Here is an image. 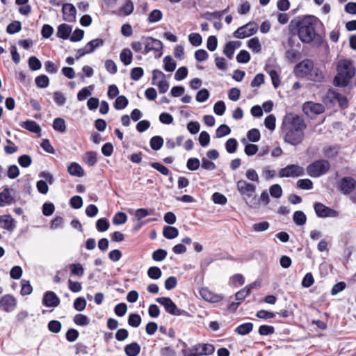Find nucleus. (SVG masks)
<instances>
[{"label":"nucleus","instance_id":"obj_1","mask_svg":"<svg viewBox=\"0 0 356 356\" xmlns=\"http://www.w3.org/2000/svg\"><path fill=\"white\" fill-rule=\"evenodd\" d=\"M307 126L299 115L290 113L283 118L282 133L285 143L291 145H298L304 140Z\"/></svg>","mask_w":356,"mask_h":356},{"label":"nucleus","instance_id":"obj_2","mask_svg":"<svg viewBox=\"0 0 356 356\" xmlns=\"http://www.w3.org/2000/svg\"><path fill=\"white\" fill-rule=\"evenodd\" d=\"M321 24L320 20L315 16L307 15L298 23V36L304 43H309L316 36V28Z\"/></svg>","mask_w":356,"mask_h":356},{"label":"nucleus","instance_id":"obj_3","mask_svg":"<svg viewBox=\"0 0 356 356\" xmlns=\"http://www.w3.org/2000/svg\"><path fill=\"white\" fill-rule=\"evenodd\" d=\"M355 69L351 62L347 60H340L337 65V74L334 78V84L344 87L355 75Z\"/></svg>","mask_w":356,"mask_h":356},{"label":"nucleus","instance_id":"obj_4","mask_svg":"<svg viewBox=\"0 0 356 356\" xmlns=\"http://www.w3.org/2000/svg\"><path fill=\"white\" fill-rule=\"evenodd\" d=\"M330 168V162L324 159H318L307 168V174L312 177H318L326 174Z\"/></svg>","mask_w":356,"mask_h":356},{"label":"nucleus","instance_id":"obj_5","mask_svg":"<svg viewBox=\"0 0 356 356\" xmlns=\"http://www.w3.org/2000/svg\"><path fill=\"white\" fill-rule=\"evenodd\" d=\"M259 26L255 22H250L248 24L239 27L234 32L233 36L236 38L243 39L255 34Z\"/></svg>","mask_w":356,"mask_h":356},{"label":"nucleus","instance_id":"obj_6","mask_svg":"<svg viewBox=\"0 0 356 356\" xmlns=\"http://www.w3.org/2000/svg\"><path fill=\"white\" fill-rule=\"evenodd\" d=\"M236 188L244 200L245 198L250 200L254 196L256 186L253 184L249 183L244 179H240L236 182Z\"/></svg>","mask_w":356,"mask_h":356},{"label":"nucleus","instance_id":"obj_7","mask_svg":"<svg viewBox=\"0 0 356 356\" xmlns=\"http://www.w3.org/2000/svg\"><path fill=\"white\" fill-rule=\"evenodd\" d=\"M156 301L163 305L165 311L172 315L180 316L184 313V311L178 308L170 298H157Z\"/></svg>","mask_w":356,"mask_h":356},{"label":"nucleus","instance_id":"obj_8","mask_svg":"<svg viewBox=\"0 0 356 356\" xmlns=\"http://www.w3.org/2000/svg\"><path fill=\"white\" fill-rule=\"evenodd\" d=\"M304 175V168L300 165L291 164L279 171L280 177H297Z\"/></svg>","mask_w":356,"mask_h":356},{"label":"nucleus","instance_id":"obj_9","mask_svg":"<svg viewBox=\"0 0 356 356\" xmlns=\"http://www.w3.org/2000/svg\"><path fill=\"white\" fill-rule=\"evenodd\" d=\"M313 61L309 59L304 60L297 64L294 68V74L299 77H307L312 69Z\"/></svg>","mask_w":356,"mask_h":356},{"label":"nucleus","instance_id":"obj_10","mask_svg":"<svg viewBox=\"0 0 356 356\" xmlns=\"http://www.w3.org/2000/svg\"><path fill=\"white\" fill-rule=\"evenodd\" d=\"M214 346L209 343H198L193 346L189 356L209 355L213 353Z\"/></svg>","mask_w":356,"mask_h":356},{"label":"nucleus","instance_id":"obj_11","mask_svg":"<svg viewBox=\"0 0 356 356\" xmlns=\"http://www.w3.org/2000/svg\"><path fill=\"white\" fill-rule=\"evenodd\" d=\"M143 44L145 47L144 54H147L151 51H161L163 49L162 42L152 37H147L143 39Z\"/></svg>","mask_w":356,"mask_h":356},{"label":"nucleus","instance_id":"obj_12","mask_svg":"<svg viewBox=\"0 0 356 356\" xmlns=\"http://www.w3.org/2000/svg\"><path fill=\"white\" fill-rule=\"evenodd\" d=\"M314 208L316 215L320 218L336 217L338 215L336 211L320 202L315 203Z\"/></svg>","mask_w":356,"mask_h":356},{"label":"nucleus","instance_id":"obj_13","mask_svg":"<svg viewBox=\"0 0 356 356\" xmlns=\"http://www.w3.org/2000/svg\"><path fill=\"white\" fill-rule=\"evenodd\" d=\"M269 200V195L266 191H263L259 198H257L256 195L250 200L245 198V201L247 204L252 209H258L260 207L261 203H264L265 205L268 204Z\"/></svg>","mask_w":356,"mask_h":356},{"label":"nucleus","instance_id":"obj_14","mask_svg":"<svg viewBox=\"0 0 356 356\" xmlns=\"http://www.w3.org/2000/svg\"><path fill=\"white\" fill-rule=\"evenodd\" d=\"M16 307V300L10 295L3 296L0 299V309L6 312H10Z\"/></svg>","mask_w":356,"mask_h":356},{"label":"nucleus","instance_id":"obj_15","mask_svg":"<svg viewBox=\"0 0 356 356\" xmlns=\"http://www.w3.org/2000/svg\"><path fill=\"white\" fill-rule=\"evenodd\" d=\"M63 19L68 22H74L76 19V10L72 3H65L63 6Z\"/></svg>","mask_w":356,"mask_h":356},{"label":"nucleus","instance_id":"obj_16","mask_svg":"<svg viewBox=\"0 0 356 356\" xmlns=\"http://www.w3.org/2000/svg\"><path fill=\"white\" fill-rule=\"evenodd\" d=\"M356 185L355 180L352 177H344L339 183L341 191L344 194H349L352 192Z\"/></svg>","mask_w":356,"mask_h":356},{"label":"nucleus","instance_id":"obj_17","mask_svg":"<svg viewBox=\"0 0 356 356\" xmlns=\"http://www.w3.org/2000/svg\"><path fill=\"white\" fill-rule=\"evenodd\" d=\"M200 295L204 300L211 302H218L222 299L220 295L212 292L207 287H203L200 290Z\"/></svg>","mask_w":356,"mask_h":356},{"label":"nucleus","instance_id":"obj_18","mask_svg":"<svg viewBox=\"0 0 356 356\" xmlns=\"http://www.w3.org/2000/svg\"><path fill=\"white\" fill-rule=\"evenodd\" d=\"M42 303L49 307H56L60 303V300L55 293L47 291L42 299Z\"/></svg>","mask_w":356,"mask_h":356},{"label":"nucleus","instance_id":"obj_19","mask_svg":"<svg viewBox=\"0 0 356 356\" xmlns=\"http://www.w3.org/2000/svg\"><path fill=\"white\" fill-rule=\"evenodd\" d=\"M303 110L306 113L310 111L314 114H320L324 111V106L321 104L308 102L304 104Z\"/></svg>","mask_w":356,"mask_h":356},{"label":"nucleus","instance_id":"obj_20","mask_svg":"<svg viewBox=\"0 0 356 356\" xmlns=\"http://www.w3.org/2000/svg\"><path fill=\"white\" fill-rule=\"evenodd\" d=\"M0 225L3 229L13 231L15 229V220L10 215L0 216Z\"/></svg>","mask_w":356,"mask_h":356},{"label":"nucleus","instance_id":"obj_21","mask_svg":"<svg viewBox=\"0 0 356 356\" xmlns=\"http://www.w3.org/2000/svg\"><path fill=\"white\" fill-rule=\"evenodd\" d=\"M124 350L127 356H138L140 352V346L137 342H132L126 345Z\"/></svg>","mask_w":356,"mask_h":356},{"label":"nucleus","instance_id":"obj_22","mask_svg":"<svg viewBox=\"0 0 356 356\" xmlns=\"http://www.w3.org/2000/svg\"><path fill=\"white\" fill-rule=\"evenodd\" d=\"M20 126L22 128L35 134H39L41 131V128L40 125L33 120H27L22 122L20 123Z\"/></svg>","mask_w":356,"mask_h":356},{"label":"nucleus","instance_id":"obj_23","mask_svg":"<svg viewBox=\"0 0 356 356\" xmlns=\"http://www.w3.org/2000/svg\"><path fill=\"white\" fill-rule=\"evenodd\" d=\"M103 44V40L100 38H97L88 42L83 47V49L85 50V52L88 54L92 53L97 48L102 47Z\"/></svg>","mask_w":356,"mask_h":356},{"label":"nucleus","instance_id":"obj_24","mask_svg":"<svg viewBox=\"0 0 356 356\" xmlns=\"http://www.w3.org/2000/svg\"><path fill=\"white\" fill-rule=\"evenodd\" d=\"M240 47V42L238 41H231L226 44L223 50L224 54L229 59L232 58L236 48Z\"/></svg>","mask_w":356,"mask_h":356},{"label":"nucleus","instance_id":"obj_25","mask_svg":"<svg viewBox=\"0 0 356 356\" xmlns=\"http://www.w3.org/2000/svg\"><path fill=\"white\" fill-rule=\"evenodd\" d=\"M324 78L323 72L318 67L312 65V69L309 72L307 79L313 81H321Z\"/></svg>","mask_w":356,"mask_h":356},{"label":"nucleus","instance_id":"obj_26","mask_svg":"<svg viewBox=\"0 0 356 356\" xmlns=\"http://www.w3.org/2000/svg\"><path fill=\"white\" fill-rule=\"evenodd\" d=\"M67 171L72 176H76L78 177H81L84 176L83 169L79 163L76 162L72 163L68 166Z\"/></svg>","mask_w":356,"mask_h":356},{"label":"nucleus","instance_id":"obj_27","mask_svg":"<svg viewBox=\"0 0 356 356\" xmlns=\"http://www.w3.org/2000/svg\"><path fill=\"white\" fill-rule=\"evenodd\" d=\"M13 202V198L11 196L10 191L8 188H4L0 193V207H3L6 204H10Z\"/></svg>","mask_w":356,"mask_h":356},{"label":"nucleus","instance_id":"obj_28","mask_svg":"<svg viewBox=\"0 0 356 356\" xmlns=\"http://www.w3.org/2000/svg\"><path fill=\"white\" fill-rule=\"evenodd\" d=\"M72 32V27L66 24H62L58 27L57 36L62 39H67Z\"/></svg>","mask_w":356,"mask_h":356},{"label":"nucleus","instance_id":"obj_29","mask_svg":"<svg viewBox=\"0 0 356 356\" xmlns=\"http://www.w3.org/2000/svg\"><path fill=\"white\" fill-rule=\"evenodd\" d=\"M133 58L132 52L128 48L123 49L120 54V59L124 65L131 63Z\"/></svg>","mask_w":356,"mask_h":356},{"label":"nucleus","instance_id":"obj_30","mask_svg":"<svg viewBox=\"0 0 356 356\" xmlns=\"http://www.w3.org/2000/svg\"><path fill=\"white\" fill-rule=\"evenodd\" d=\"M329 97L334 98V99L339 104L341 107L346 108L348 106V99L347 98L337 92L330 90L327 93Z\"/></svg>","mask_w":356,"mask_h":356},{"label":"nucleus","instance_id":"obj_31","mask_svg":"<svg viewBox=\"0 0 356 356\" xmlns=\"http://www.w3.org/2000/svg\"><path fill=\"white\" fill-rule=\"evenodd\" d=\"M163 235L168 239H173L178 236V229L172 226H165L163 230Z\"/></svg>","mask_w":356,"mask_h":356},{"label":"nucleus","instance_id":"obj_32","mask_svg":"<svg viewBox=\"0 0 356 356\" xmlns=\"http://www.w3.org/2000/svg\"><path fill=\"white\" fill-rule=\"evenodd\" d=\"M248 47L254 53H259L261 51V44L257 37L251 38L248 42Z\"/></svg>","mask_w":356,"mask_h":356},{"label":"nucleus","instance_id":"obj_33","mask_svg":"<svg viewBox=\"0 0 356 356\" xmlns=\"http://www.w3.org/2000/svg\"><path fill=\"white\" fill-rule=\"evenodd\" d=\"M253 328V324L252 323H245L238 325L236 329L235 332L240 335H245L250 333Z\"/></svg>","mask_w":356,"mask_h":356},{"label":"nucleus","instance_id":"obj_34","mask_svg":"<svg viewBox=\"0 0 356 356\" xmlns=\"http://www.w3.org/2000/svg\"><path fill=\"white\" fill-rule=\"evenodd\" d=\"M293 220L297 225L302 226L306 223L307 217L304 212L297 211L293 213Z\"/></svg>","mask_w":356,"mask_h":356},{"label":"nucleus","instance_id":"obj_35","mask_svg":"<svg viewBox=\"0 0 356 356\" xmlns=\"http://www.w3.org/2000/svg\"><path fill=\"white\" fill-rule=\"evenodd\" d=\"M84 162L89 166H93L97 163V154L95 152H88L83 156Z\"/></svg>","mask_w":356,"mask_h":356},{"label":"nucleus","instance_id":"obj_36","mask_svg":"<svg viewBox=\"0 0 356 356\" xmlns=\"http://www.w3.org/2000/svg\"><path fill=\"white\" fill-rule=\"evenodd\" d=\"M164 69L167 72H172L176 68V63L171 56H167L163 58Z\"/></svg>","mask_w":356,"mask_h":356},{"label":"nucleus","instance_id":"obj_37","mask_svg":"<svg viewBox=\"0 0 356 356\" xmlns=\"http://www.w3.org/2000/svg\"><path fill=\"white\" fill-rule=\"evenodd\" d=\"M54 129L60 133H64L66 131V124L64 119L58 118L53 122Z\"/></svg>","mask_w":356,"mask_h":356},{"label":"nucleus","instance_id":"obj_38","mask_svg":"<svg viewBox=\"0 0 356 356\" xmlns=\"http://www.w3.org/2000/svg\"><path fill=\"white\" fill-rule=\"evenodd\" d=\"M73 321L75 324L80 326H86L90 324V319L86 315L81 314H76Z\"/></svg>","mask_w":356,"mask_h":356},{"label":"nucleus","instance_id":"obj_39","mask_svg":"<svg viewBox=\"0 0 356 356\" xmlns=\"http://www.w3.org/2000/svg\"><path fill=\"white\" fill-rule=\"evenodd\" d=\"M150 147L154 150H159L163 145V140L162 137L156 136L150 139Z\"/></svg>","mask_w":356,"mask_h":356},{"label":"nucleus","instance_id":"obj_40","mask_svg":"<svg viewBox=\"0 0 356 356\" xmlns=\"http://www.w3.org/2000/svg\"><path fill=\"white\" fill-rule=\"evenodd\" d=\"M128 99L126 97L121 95L118 96L114 103V107L117 110L124 109L128 105Z\"/></svg>","mask_w":356,"mask_h":356},{"label":"nucleus","instance_id":"obj_41","mask_svg":"<svg viewBox=\"0 0 356 356\" xmlns=\"http://www.w3.org/2000/svg\"><path fill=\"white\" fill-rule=\"evenodd\" d=\"M339 152V147L337 146H329L325 147L323 149V153L325 156L327 158H334L335 157Z\"/></svg>","mask_w":356,"mask_h":356},{"label":"nucleus","instance_id":"obj_42","mask_svg":"<svg viewBox=\"0 0 356 356\" xmlns=\"http://www.w3.org/2000/svg\"><path fill=\"white\" fill-rule=\"evenodd\" d=\"M127 220V216L124 212H118L116 213L112 220V222L114 225H122L126 222Z\"/></svg>","mask_w":356,"mask_h":356},{"label":"nucleus","instance_id":"obj_43","mask_svg":"<svg viewBox=\"0 0 356 356\" xmlns=\"http://www.w3.org/2000/svg\"><path fill=\"white\" fill-rule=\"evenodd\" d=\"M35 84L41 88H47L49 84V77L46 75H40L35 78Z\"/></svg>","mask_w":356,"mask_h":356},{"label":"nucleus","instance_id":"obj_44","mask_svg":"<svg viewBox=\"0 0 356 356\" xmlns=\"http://www.w3.org/2000/svg\"><path fill=\"white\" fill-rule=\"evenodd\" d=\"M141 317L136 314H131L128 318V323L130 326L138 327L141 323Z\"/></svg>","mask_w":356,"mask_h":356},{"label":"nucleus","instance_id":"obj_45","mask_svg":"<svg viewBox=\"0 0 356 356\" xmlns=\"http://www.w3.org/2000/svg\"><path fill=\"white\" fill-rule=\"evenodd\" d=\"M238 142L235 138H229L225 143V148L228 153L232 154L236 151Z\"/></svg>","mask_w":356,"mask_h":356},{"label":"nucleus","instance_id":"obj_46","mask_svg":"<svg viewBox=\"0 0 356 356\" xmlns=\"http://www.w3.org/2000/svg\"><path fill=\"white\" fill-rule=\"evenodd\" d=\"M70 269L72 274L78 277H81L84 273V269L82 265L79 263L70 264Z\"/></svg>","mask_w":356,"mask_h":356},{"label":"nucleus","instance_id":"obj_47","mask_svg":"<svg viewBox=\"0 0 356 356\" xmlns=\"http://www.w3.org/2000/svg\"><path fill=\"white\" fill-rule=\"evenodd\" d=\"M162 273L159 267L152 266L147 270V275L153 280H158L161 277Z\"/></svg>","mask_w":356,"mask_h":356},{"label":"nucleus","instance_id":"obj_48","mask_svg":"<svg viewBox=\"0 0 356 356\" xmlns=\"http://www.w3.org/2000/svg\"><path fill=\"white\" fill-rule=\"evenodd\" d=\"M270 227V224L267 221H262L260 222L254 223L252 225V229L256 232H261L267 230Z\"/></svg>","mask_w":356,"mask_h":356},{"label":"nucleus","instance_id":"obj_49","mask_svg":"<svg viewBox=\"0 0 356 356\" xmlns=\"http://www.w3.org/2000/svg\"><path fill=\"white\" fill-rule=\"evenodd\" d=\"M21 24L18 21H14L9 24L7 26L6 31L9 34H14L21 30Z\"/></svg>","mask_w":356,"mask_h":356},{"label":"nucleus","instance_id":"obj_50","mask_svg":"<svg viewBox=\"0 0 356 356\" xmlns=\"http://www.w3.org/2000/svg\"><path fill=\"white\" fill-rule=\"evenodd\" d=\"M226 106L223 101L217 102L213 106V111L218 115H222L225 111Z\"/></svg>","mask_w":356,"mask_h":356},{"label":"nucleus","instance_id":"obj_51","mask_svg":"<svg viewBox=\"0 0 356 356\" xmlns=\"http://www.w3.org/2000/svg\"><path fill=\"white\" fill-rule=\"evenodd\" d=\"M89 88L92 89L93 86H90L88 88L85 87L83 89H81L77 94V99L79 101H83L86 99H87L89 96L91 95V92L89 90Z\"/></svg>","mask_w":356,"mask_h":356},{"label":"nucleus","instance_id":"obj_52","mask_svg":"<svg viewBox=\"0 0 356 356\" xmlns=\"http://www.w3.org/2000/svg\"><path fill=\"white\" fill-rule=\"evenodd\" d=\"M29 66L32 70H38L41 68L42 64L35 56H31L29 59Z\"/></svg>","mask_w":356,"mask_h":356},{"label":"nucleus","instance_id":"obj_53","mask_svg":"<svg viewBox=\"0 0 356 356\" xmlns=\"http://www.w3.org/2000/svg\"><path fill=\"white\" fill-rule=\"evenodd\" d=\"M230 132L231 129L227 125L222 124L216 129V135L217 138H221L229 134Z\"/></svg>","mask_w":356,"mask_h":356},{"label":"nucleus","instance_id":"obj_54","mask_svg":"<svg viewBox=\"0 0 356 356\" xmlns=\"http://www.w3.org/2000/svg\"><path fill=\"white\" fill-rule=\"evenodd\" d=\"M297 186L301 189L309 190L313 188V183L309 179H299L297 181Z\"/></svg>","mask_w":356,"mask_h":356},{"label":"nucleus","instance_id":"obj_55","mask_svg":"<svg viewBox=\"0 0 356 356\" xmlns=\"http://www.w3.org/2000/svg\"><path fill=\"white\" fill-rule=\"evenodd\" d=\"M236 60L240 63H247L250 60V55L247 51L241 50L237 54Z\"/></svg>","mask_w":356,"mask_h":356},{"label":"nucleus","instance_id":"obj_56","mask_svg":"<svg viewBox=\"0 0 356 356\" xmlns=\"http://www.w3.org/2000/svg\"><path fill=\"white\" fill-rule=\"evenodd\" d=\"M260 132L257 129H252L247 134V137L248 140L251 142L259 141L260 139Z\"/></svg>","mask_w":356,"mask_h":356},{"label":"nucleus","instance_id":"obj_57","mask_svg":"<svg viewBox=\"0 0 356 356\" xmlns=\"http://www.w3.org/2000/svg\"><path fill=\"white\" fill-rule=\"evenodd\" d=\"M270 194L272 197L279 198L282 195V189L279 184H273L270 187Z\"/></svg>","mask_w":356,"mask_h":356},{"label":"nucleus","instance_id":"obj_58","mask_svg":"<svg viewBox=\"0 0 356 356\" xmlns=\"http://www.w3.org/2000/svg\"><path fill=\"white\" fill-rule=\"evenodd\" d=\"M275 117L274 115H268L264 120V124L267 129L273 131L275 129Z\"/></svg>","mask_w":356,"mask_h":356},{"label":"nucleus","instance_id":"obj_59","mask_svg":"<svg viewBox=\"0 0 356 356\" xmlns=\"http://www.w3.org/2000/svg\"><path fill=\"white\" fill-rule=\"evenodd\" d=\"M245 177L248 180H250L251 181H254V182H257V183L259 182V175H258L257 172H256V170L252 168H250L246 170Z\"/></svg>","mask_w":356,"mask_h":356},{"label":"nucleus","instance_id":"obj_60","mask_svg":"<svg viewBox=\"0 0 356 356\" xmlns=\"http://www.w3.org/2000/svg\"><path fill=\"white\" fill-rule=\"evenodd\" d=\"M209 97V92L207 89L203 88L199 90L196 95V100L198 102H204Z\"/></svg>","mask_w":356,"mask_h":356},{"label":"nucleus","instance_id":"obj_61","mask_svg":"<svg viewBox=\"0 0 356 356\" xmlns=\"http://www.w3.org/2000/svg\"><path fill=\"white\" fill-rule=\"evenodd\" d=\"M96 227L99 232H105L109 227V222L106 218H100L97 221Z\"/></svg>","mask_w":356,"mask_h":356},{"label":"nucleus","instance_id":"obj_62","mask_svg":"<svg viewBox=\"0 0 356 356\" xmlns=\"http://www.w3.org/2000/svg\"><path fill=\"white\" fill-rule=\"evenodd\" d=\"M162 18V13L157 9L152 10L148 17V21L150 23H155Z\"/></svg>","mask_w":356,"mask_h":356},{"label":"nucleus","instance_id":"obj_63","mask_svg":"<svg viewBox=\"0 0 356 356\" xmlns=\"http://www.w3.org/2000/svg\"><path fill=\"white\" fill-rule=\"evenodd\" d=\"M18 163L22 168H28L32 163V159L30 156L24 154L18 158Z\"/></svg>","mask_w":356,"mask_h":356},{"label":"nucleus","instance_id":"obj_64","mask_svg":"<svg viewBox=\"0 0 356 356\" xmlns=\"http://www.w3.org/2000/svg\"><path fill=\"white\" fill-rule=\"evenodd\" d=\"M189 42L193 46H200L202 42V39L201 35L199 33H191L188 36Z\"/></svg>","mask_w":356,"mask_h":356}]
</instances>
